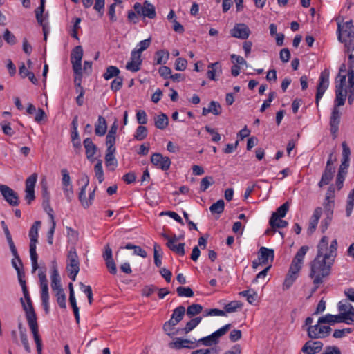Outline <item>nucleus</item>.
<instances>
[{"instance_id": "nucleus-1", "label": "nucleus", "mask_w": 354, "mask_h": 354, "mask_svg": "<svg viewBox=\"0 0 354 354\" xmlns=\"http://www.w3.org/2000/svg\"><path fill=\"white\" fill-rule=\"evenodd\" d=\"M337 241L334 239L328 247V238L323 236L317 245V254L310 263L309 277L315 278V283H322L330 275L337 256Z\"/></svg>"}, {"instance_id": "nucleus-2", "label": "nucleus", "mask_w": 354, "mask_h": 354, "mask_svg": "<svg viewBox=\"0 0 354 354\" xmlns=\"http://www.w3.org/2000/svg\"><path fill=\"white\" fill-rule=\"evenodd\" d=\"M346 80V65L342 64L339 68L337 76L335 78V99L330 117V130L333 138L337 136L339 126L341 121L342 113L339 106L344 104L346 98V92L344 91Z\"/></svg>"}, {"instance_id": "nucleus-3", "label": "nucleus", "mask_w": 354, "mask_h": 354, "mask_svg": "<svg viewBox=\"0 0 354 354\" xmlns=\"http://www.w3.org/2000/svg\"><path fill=\"white\" fill-rule=\"evenodd\" d=\"M338 40L344 43L348 52L354 50V30L352 20L344 21L342 17L336 19Z\"/></svg>"}, {"instance_id": "nucleus-4", "label": "nucleus", "mask_w": 354, "mask_h": 354, "mask_svg": "<svg viewBox=\"0 0 354 354\" xmlns=\"http://www.w3.org/2000/svg\"><path fill=\"white\" fill-rule=\"evenodd\" d=\"M19 282L21 286L24 299L21 298L20 301L25 312L27 322L37 320V315L34 309L26 281L24 279L25 277L24 272L20 269L17 271Z\"/></svg>"}, {"instance_id": "nucleus-5", "label": "nucleus", "mask_w": 354, "mask_h": 354, "mask_svg": "<svg viewBox=\"0 0 354 354\" xmlns=\"http://www.w3.org/2000/svg\"><path fill=\"white\" fill-rule=\"evenodd\" d=\"M66 270L68 277L75 281L80 271V261L74 248H71L68 252Z\"/></svg>"}, {"instance_id": "nucleus-6", "label": "nucleus", "mask_w": 354, "mask_h": 354, "mask_svg": "<svg viewBox=\"0 0 354 354\" xmlns=\"http://www.w3.org/2000/svg\"><path fill=\"white\" fill-rule=\"evenodd\" d=\"M185 308L183 306H179L173 310V313L169 320L165 322L162 329L169 336L174 335L171 331L174 327L177 325L183 319L185 313Z\"/></svg>"}, {"instance_id": "nucleus-7", "label": "nucleus", "mask_w": 354, "mask_h": 354, "mask_svg": "<svg viewBox=\"0 0 354 354\" xmlns=\"http://www.w3.org/2000/svg\"><path fill=\"white\" fill-rule=\"evenodd\" d=\"M231 327V324H227L211 335L201 338L198 340L197 343L201 344L205 346H211L212 345L217 344L219 342L220 337L225 335L229 331Z\"/></svg>"}, {"instance_id": "nucleus-8", "label": "nucleus", "mask_w": 354, "mask_h": 354, "mask_svg": "<svg viewBox=\"0 0 354 354\" xmlns=\"http://www.w3.org/2000/svg\"><path fill=\"white\" fill-rule=\"evenodd\" d=\"M308 249L309 248L307 245H304L299 248L291 262L288 272L299 275L304 263V257Z\"/></svg>"}, {"instance_id": "nucleus-9", "label": "nucleus", "mask_w": 354, "mask_h": 354, "mask_svg": "<svg viewBox=\"0 0 354 354\" xmlns=\"http://www.w3.org/2000/svg\"><path fill=\"white\" fill-rule=\"evenodd\" d=\"M329 77H330V71L328 69L326 68L323 71H322L320 76L319 77V83H318V85L317 87L316 100H315L317 106H318L319 100L322 99L324 93L328 88Z\"/></svg>"}, {"instance_id": "nucleus-10", "label": "nucleus", "mask_w": 354, "mask_h": 354, "mask_svg": "<svg viewBox=\"0 0 354 354\" xmlns=\"http://www.w3.org/2000/svg\"><path fill=\"white\" fill-rule=\"evenodd\" d=\"M37 174H31L25 182V200L28 205L35 199V187L37 180Z\"/></svg>"}, {"instance_id": "nucleus-11", "label": "nucleus", "mask_w": 354, "mask_h": 354, "mask_svg": "<svg viewBox=\"0 0 354 354\" xmlns=\"http://www.w3.org/2000/svg\"><path fill=\"white\" fill-rule=\"evenodd\" d=\"M30 237V255L32 261V272L38 269L39 266L37 263L38 256L36 252V244L37 243L38 232L30 230L29 232Z\"/></svg>"}, {"instance_id": "nucleus-12", "label": "nucleus", "mask_w": 354, "mask_h": 354, "mask_svg": "<svg viewBox=\"0 0 354 354\" xmlns=\"http://www.w3.org/2000/svg\"><path fill=\"white\" fill-rule=\"evenodd\" d=\"M317 324L314 326H310L308 328V335L311 339L324 338L329 335L331 328L330 326H321Z\"/></svg>"}, {"instance_id": "nucleus-13", "label": "nucleus", "mask_w": 354, "mask_h": 354, "mask_svg": "<svg viewBox=\"0 0 354 354\" xmlns=\"http://www.w3.org/2000/svg\"><path fill=\"white\" fill-rule=\"evenodd\" d=\"M82 57L83 49L82 46H76L71 53V62L72 63L74 72L77 75H80L82 73Z\"/></svg>"}, {"instance_id": "nucleus-14", "label": "nucleus", "mask_w": 354, "mask_h": 354, "mask_svg": "<svg viewBox=\"0 0 354 354\" xmlns=\"http://www.w3.org/2000/svg\"><path fill=\"white\" fill-rule=\"evenodd\" d=\"M0 192L6 201L12 206H17L19 199L17 192L6 185H0Z\"/></svg>"}, {"instance_id": "nucleus-15", "label": "nucleus", "mask_w": 354, "mask_h": 354, "mask_svg": "<svg viewBox=\"0 0 354 354\" xmlns=\"http://www.w3.org/2000/svg\"><path fill=\"white\" fill-rule=\"evenodd\" d=\"M231 36L240 39H245L250 35L248 26L243 23L236 24L230 30Z\"/></svg>"}, {"instance_id": "nucleus-16", "label": "nucleus", "mask_w": 354, "mask_h": 354, "mask_svg": "<svg viewBox=\"0 0 354 354\" xmlns=\"http://www.w3.org/2000/svg\"><path fill=\"white\" fill-rule=\"evenodd\" d=\"M198 346L194 342L183 338H175L173 342L169 343V347L172 349L180 350L182 348L192 349Z\"/></svg>"}, {"instance_id": "nucleus-17", "label": "nucleus", "mask_w": 354, "mask_h": 354, "mask_svg": "<svg viewBox=\"0 0 354 354\" xmlns=\"http://www.w3.org/2000/svg\"><path fill=\"white\" fill-rule=\"evenodd\" d=\"M36 344L37 354H42V340L39 333L37 320L27 322Z\"/></svg>"}, {"instance_id": "nucleus-18", "label": "nucleus", "mask_w": 354, "mask_h": 354, "mask_svg": "<svg viewBox=\"0 0 354 354\" xmlns=\"http://www.w3.org/2000/svg\"><path fill=\"white\" fill-rule=\"evenodd\" d=\"M344 91L346 92L348 95V102L352 104L354 102V71L351 70L348 73V81L346 84V80H345V86H344Z\"/></svg>"}, {"instance_id": "nucleus-19", "label": "nucleus", "mask_w": 354, "mask_h": 354, "mask_svg": "<svg viewBox=\"0 0 354 354\" xmlns=\"http://www.w3.org/2000/svg\"><path fill=\"white\" fill-rule=\"evenodd\" d=\"M142 62L141 55L131 51L130 61L127 62L126 68L131 72L136 73L140 69Z\"/></svg>"}, {"instance_id": "nucleus-20", "label": "nucleus", "mask_w": 354, "mask_h": 354, "mask_svg": "<svg viewBox=\"0 0 354 354\" xmlns=\"http://www.w3.org/2000/svg\"><path fill=\"white\" fill-rule=\"evenodd\" d=\"M323 344L319 341H308L303 346L301 351L304 354H316L322 348Z\"/></svg>"}, {"instance_id": "nucleus-21", "label": "nucleus", "mask_w": 354, "mask_h": 354, "mask_svg": "<svg viewBox=\"0 0 354 354\" xmlns=\"http://www.w3.org/2000/svg\"><path fill=\"white\" fill-rule=\"evenodd\" d=\"M221 73L222 66L219 62H216L208 65L207 75L210 80H217V76H219Z\"/></svg>"}, {"instance_id": "nucleus-22", "label": "nucleus", "mask_w": 354, "mask_h": 354, "mask_svg": "<svg viewBox=\"0 0 354 354\" xmlns=\"http://www.w3.org/2000/svg\"><path fill=\"white\" fill-rule=\"evenodd\" d=\"M322 209L318 207L315 209L313 215L309 221L308 227L307 229V233L311 235L315 230L317 225L318 221L321 217Z\"/></svg>"}, {"instance_id": "nucleus-23", "label": "nucleus", "mask_w": 354, "mask_h": 354, "mask_svg": "<svg viewBox=\"0 0 354 354\" xmlns=\"http://www.w3.org/2000/svg\"><path fill=\"white\" fill-rule=\"evenodd\" d=\"M53 270L50 275V279H51V288L53 292H56L59 290V289H63L61 284V279L60 276L59 274L56 263L55 261L53 262Z\"/></svg>"}, {"instance_id": "nucleus-24", "label": "nucleus", "mask_w": 354, "mask_h": 354, "mask_svg": "<svg viewBox=\"0 0 354 354\" xmlns=\"http://www.w3.org/2000/svg\"><path fill=\"white\" fill-rule=\"evenodd\" d=\"M151 161L156 167L165 171L167 170L171 165L168 156H151Z\"/></svg>"}, {"instance_id": "nucleus-25", "label": "nucleus", "mask_w": 354, "mask_h": 354, "mask_svg": "<svg viewBox=\"0 0 354 354\" xmlns=\"http://www.w3.org/2000/svg\"><path fill=\"white\" fill-rule=\"evenodd\" d=\"M274 250L266 247H261L259 251V259L261 263L267 264L268 259H270L271 261L274 259Z\"/></svg>"}, {"instance_id": "nucleus-26", "label": "nucleus", "mask_w": 354, "mask_h": 354, "mask_svg": "<svg viewBox=\"0 0 354 354\" xmlns=\"http://www.w3.org/2000/svg\"><path fill=\"white\" fill-rule=\"evenodd\" d=\"M335 171V167H326L324 171L322 176V178L318 183L319 187H323L324 185H328L330 180L333 178L334 173Z\"/></svg>"}, {"instance_id": "nucleus-27", "label": "nucleus", "mask_w": 354, "mask_h": 354, "mask_svg": "<svg viewBox=\"0 0 354 354\" xmlns=\"http://www.w3.org/2000/svg\"><path fill=\"white\" fill-rule=\"evenodd\" d=\"M221 111L222 109L220 104L216 101H212L207 108H203L202 115L205 116L211 113L215 115H218L221 113Z\"/></svg>"}, {"instance_id": "nucleus-28", "label": "nucleus", "mask_w": 354, "mask_h": 354, "mask_svg": "<svg viewBox=\"0 0 354 354\" xmlns=\"http://www.w3.org/2000/svg\"><path fill=\"white\" fill-rule=\"evenodd\" d=\"M106 130V121L104 117L100 115L97 118V122L95 124V133L98 136H103L105 135Z\"/></svg>"}, {"instance_id": "nucleus-29", "label": "nucleus", "mask_w": 354, "mask_h": 354, "mask_svg": "<svg viewBox=\"0 0 354 354\" xmlns=\"http://www.w3.org/2000/svg\"><path fill=\"white\" fill-rule=\"evenodd\" d=\"M289 207L290 203L287 201L278 207L277 211L273 212L270 217V218H272V222L273 223L277 218H283L286 215L289 209Z\"/></svg>"}, {"instance_id": "nucleus-30", "label": "nucleus", "mask_w": 354, "mask_h": 354, "mask_svg": "<svg viewBox=\"0 0 354 354\" xmlns=\"http://www.w3.org/2000/svg\"><path fill=\"white\" fill-rule=\"evenodd\" d=\"M169 58V53L167 50H159L155 53L156 64L158 65L165 64Z\"/></svg>"}, {"instance_id": "nucleus-31", "label": "nucleus", "mask_w": 354, "mask_h": 354, "mask_svg": "<svg viewBox=\"0 0 354 354\" xmlns=\"http://www.w3.org/2000/svg\"><path fill=\"white\" fill-rule=\"evenodd\" d=\"M201 317H197L190 319L189 322H187L185 328L181 329L182 333L187 334L189 332H191L201 323Z\"/></svg>"}, {"instance_id": "nucleus-32", "label": "nucleus", "mask_w": 354, "mask_h": 354, "mask_svg": "<svg viewBox=\"0 0 354 354\" xmlns=\"http://www.w3.org/2000/svg\"><path fill=\"white\" fill-rule=\"evenodd\" d=\"M140 15L147 17L149 19L155 18L156 15L155 7L152 4L148 3V1H145L143 4V10Z\"/></svg>"}, {"instance_id": "nucleus-33", "label": "nucleus", "mask_w": 354, "mask_h": 354, "mask_svg": "<svg viewBox=\"0 0 354 354\" xmlns=\"http://www.w3.org/2000/svg\"><path fill=\"white\" fill-rule=\"evenodd\" d=\"M338 309L341 313H351L350 317L354 320V308L347 301H340L338 304Z\"/></svg>"}, {"instance_id": "nucleus-34", "label": "nucleus", "mask_w": 354, "mask_h": 354, "mask_svg": "<svg viewBox=\"0 0 354 354\" xmlns=\"http://www.w3.org/2000/svg\"><path fill=\"white\" fill-rule=\"evenodd\" d=\"M154 120L156 127L161 130L165 129L169 123L167 116L163 113L156 116Z\"/></svg>"}, {"instance_id": "nucleus-35", "label": "nucleus", "mask_w": 354, "mask_h": 354, "mask_svg": "<svg viewBox=\"0 0 354 354\" xmlns=\"http://www.w3.org/2000/svg\"><path fill=\"white\" fill-rule=\"evenodd\" d=\"M116 136L106 135V146L107 147L106 155H113L115 152Z\"/></svg>"}, {"instance_id": "nucleus-36", "label": "nucleus", "mask_w": 354, "mask_h": 354, "mask_svg": "<svg viewBox=\"0 0 354 354\" xmlns=\"http://www.w3.org/2000/svg\"><path fill=\"white\" fill-rule=\"evenodd\" d=\"M88 185V179H86L84 185L82 187L80 192L79 194V200L84 208H88L91 205V202H88V201L86 198V189Z\"/></svg>"}, {"instance_id": "nucleus-37", "label": "nucleus", "mask_w": 354, "mask_h": 354, "mask_svg": "<svg viewBox=\"0 0 354 354\" xmlns=\"http://www.w3.org/2000/svg\"><path fill=\"white\" fill-rule=\"evenodd\" d=\"M203 310V306L201 304H193L187 307L186 312L187 315L192 318L198 314Z\"/></svg>"}, {"instance_id": "nucleus-38", "label": "nucleus", "mask_w": 354, "mask_h": 354, "mask_svg": "<svg viewBox=\"0 0 354 354\" xmlns=\"http://www.w3.org/2000/svg\"><path fill=\"white\" fill-rule=\"evenodd\" d=\"M151 42V37L142 40L136 45V47L132 51L141 55V53L149 47Z\"/></svg>"}, {"instance_id": "nucleus-39", "label": "nucleus", "mask_w": 354, "mask_h": 354, "mask_svg": "<svg viewBox=\"0 0 354 354\" xmlns=\"http://www.w3.org/2000/svg\"><path fill=\"white\" fill-rule=\"evenodd\" d=\"M57 298V302L61 308L65 309L66 308V297L64 293V289L53 292Z\"/></svg>"}, {"instance_id": "nucleus-40", "label": "nucleus", "mask_w": 354, "mask_h": 354, "mask_svg": "<svg viewBox=\"0 0 354 354\" xmlns=\"http://www.w3.org/2000/svg\"><path fill=\"white\" fill-rule=\"evenodd\" d=\"M166 245L171 251L178 255L183 256L185 253L184 243L176 245L175 243H171V241H170V242H167Z\"/></svg>"}, {"instance_id": "nucleus-41", "label": "nucleus", "mask_w": 354, "mask_h": 354, "mask_svg": "<svg viewBox=\"0 0 354 354\" xmlns=\"http://www.w3.org/2000/svg\"><path fill=\"white\" fill-rule=\"evenodd\" d=\"M119 73L120 70L116 66H110L107 67L106 72L103 75V77L106 80H109L111 78H115L118 77Z\"/></svg>"}, {"instance_id": "nucleus-42", "label": "nucleus", "mask_w": 354, "mask_h": 354, "mask_svg": "<svg viewBox=\"0 0 354 354\" xmlns=\"http://www.w3.org/2000/svg\"><path fill=\"white\" fill-rule=\"evenodd\" d=\"M350 313H341L337 315H333L334 324L335 323H341L344 322L346 324H350L354 320L352 319L351 317H350Z\"/></svg>"}, {"instance_id": "nucleus-43", "label": "nucleus", "mask_w": 354, "mask_h": 354, "mask_svg": "<svg viewBox=\"0 0 354 354\" xmlns=\"http://www.w3.org/2000/svg\"><path fill=\"white\" fill-rule=\"evenodd\" d=\"M225 202L223 199L218 200L217 202L213 203L210 207L209 210L212 214H221L224 210Z\"/></svg>"}, {"instance_id": "nucleus-44", "label": "nucleus", "mask_w": 354, "mask_h": 354, "mask_svg": "<svg viewBox=\"0 0 354 354\" xmlns=\"http://www.w3.org/2000/svg\"><path fill=\"white\" fill-rule=\"evenodd\" d=\"M299 275L296 274H293L292 272H288V274L286 276L283 284V289L288 290L290 288V286L293 284L295 280L297 279Z\"/></svg>"}, {"instance_id": "nucleus-45", "label": "nucleus", "mask_w": 354, "mask_h": 354, "mask_svg": "<svg viewBox=\"0 0 354 354\" xmlns=\"http://www.w3.org/2000/svg\"><path fill=\"white\" fill-rule=\"evenodd\" d=\"M160 252H161L160 245L155 243L153 245L154 263L158 268H160L162 264V253L160 254Z\"/></svg>"}, {"instance_id": "nucleus-46", "label": "nucleus", "mask_w": 354, "mask_h": 354, "mask_svg": "<svg viewBox=\"0 0 354 354\" xmlns=\"http://www.w3.org/2000/svg\"><path fill=\"white\" fill-rule=\"evenodd\" d=\"M94 171L96 178L100 183H102L104 178V171L102 169V163L101 160H98L94 167Z\"/></svg>"}, {"instance_id": "nucleus-47", "label": "nucleus", "mask_w": 354, "mask_h": 354, "mask_svg": "<svg viewBox=\"0 0 354 354\" xmlns=\"http://www.w3.org/2000/svg\"><path fill=\"white\" fill-rule=\"evenodd\" d=\"M176 292L179 297H192L194 292L189 287L179 286L176 288Z\"/></svg>"}, {"instance_id": "nucleus-48", "label": "nucleus", "mask_w": 354, "mask_h": 354, "mask_svg": "<svg viewBox=\"0 0 354 354\" xmlns=\"http://www.w3.org/2000/svg\"><path fill=\"white\" fill-rule=\"evenodd\" d=\"M84 145L87 155H94L95 153L96 147L91 139H85L84 140Z\"/></svg>"}, {"instance_id": "nucleus-49", "label": "nucleus", "mask_w": 354, "mask_h": 354, "mask_svg": "<svg viewBox=\"0 0 354 354\" xmlns=\"http://www.w3.org/2000/svg\"><path fill=\"white\" fill-rule=\"evenodd\" d=\"M147 136V129L143 125H140L135 133L134 137L138 140H144Z\"/></svg>"}, {"instance_id": "nucleus-50", "label": "nucleus", "mask_w": 354, "mask_h": 354, "mask_svg": "<svg viewBox=\"0 0 354 354\" xmlns=\"http://www.w3.org/2000/svg\"><path fill=\"white\" fill-rule=\"evenodd\" d=\"M239 295H241L243 297H245L247 299V301L250 304H252L255 301V299L257 297V292L252 290H248L242 291L239 293Z\"/></svg>"}, {"instance_id": "nucleus-51", "label": "nucleus", "mask_w": 354, "mask_h": 354, "mask_svg": "<svg viewBox=\"0 0 354 354\" xmlns=\"http://www.w3.org/2000/svg\"><path fill=\"white\" fill-rule=\"evenodd\" d=\"M214 183L212 176H205L201 181L200 189L201 192H205L207 189Z\"/></svg>"}, {"instance_id": "nucleus-52", "label": "nucleus", "mask_w": 354, "mask_h": 354, "mask_svg": "<svg viewBox=\"0 0 354 354\" xmlns=\"http://www.w3.org/2000/svg\"><path fill=\"white\" fill-rule=\"evenodd\" d=\"M281 218H277L274 221L272 222V218L270 219L269 224L272 229L283 228L287 227L288 223L286 221L281 219Z\"/></svg>"}, {"instance_id": "nucleus-53", "label": "nucleus", "mask_w": 354, "mask_h": 354, "mask_svg": "<svg viewBox=\"0 0 354 354\" xmlns=\"http://www.w3.org/2000/svg\"><path fill=\"white\" fill-rule=\"evenodd\" d=\"M7 241H8L10 250L12 255L14 256L15 259H16L17 261H18L19 265L21 266L22 262H21V260L18 254V252H17V248L15 247V245L14 243V241L12 240V238L7 239Z\"/></svg>"}, {"instance_id": "nucleus-54", "label": "nucleus", "mask_w": 354, "mask_h": 354, "mask_svg": "<svg viewBox=\"0 0 354 354\" xmlns=\"http://www.w3.org/2000/svg\"><path fill=\"white\" fill-rule=\"evenodd\" d=\"M332 214L333 212L328 210L326 212V217L322 221L321 227L323 232L328 229L329 225L330 224L332 221Z\"/></svg>"}, {"instance_id": "nucleus-55", "label": "nucleus", "mask_w": 354, "mask_h": 354, "mask_svg": "<svg viewBox=\"0 0 354 354\" xmlns=\"http://www.w3.org/2000/svg\"><path fill=\"white\" fill-rule=\"evenodd\" d=\"M349 166V156H343L342 163L339 168L338 174L346 175L347 169Z\"/></svg>"}, {"instance_id": "nucleus-56", "label": "nucleus", "mask_w": 354, "mask_h": 354, "mask_svg": "<svg viewBox=\"0 0 354 354\" xmlns=\"http://www.w3.org/2000/svg\"><path fill=\"white\" fill-rule=\"evenodd\" d=\"M241 307V304L237 301H233L226 304L224 307L227 313L235 312L238 308Z\"/></svg>"}, {"instance_id": "nucleus-57", "label": "nucleus", "mask_w": 354, "mask_h": 354, "mask_svg": "<svg viewBox=\"0 0 354 354\" xmlns=\"http://www.w3.org/2000/svg\"><path fill=\"white\" fill-rule=\"evenodd\" d=\"M106 166L111 171L115 169L118 166V161L115 156H106Z\"/></svg>"}, {"instance_id": "nucleus-58", "label": "nucleus", "mask_w": 354, "mask_h": 354, "mask_svg": "<svg viewBox=\"0 0 354 354\" xmlns=\"http://www.w3.org/2000/svg\"><path fill=\"white\" fill-rule=\"evenodd\" d=\"M225 312L217 308H213L209 310H205L203 314L204 317L207 316H225Z\"/></svg>"}, {"instance_id": "nucleus-59", "label": "nucleus", "mask_w": 354, "mask_h": 354, "mask_svg": "<svg viewBox=\"0 0 354 354\" xmlns=\"http://www.w3.org/2000/svg\"><path fill=\"white\" fill-rule=\"evenodd\" d=\"M105 0H95L93 8L97 12L100 16L104 15Z\"/></svg>"}, {"instance_id": "nucleus-60", "label": "nucleus", "mask_w": 354, "mask_h": 354, "mask_svg": "<svg viewBox=\"0 0 354 354\" xmlns=\"http://www.w3.org/2000/svg\"><path fill=\"white\" fill-rule=\"evenodd\" d=\"M123 83V79L121 77H115L111 83V88L113 91H119Z\"/></svg>"}, {"instance_id": "nucleus-61", "label": "nucleus", "mask_w": 354, "mask_h": 354, "mask_svg": "<svg viewBox=\"0 0 354 354\" xmlns=\"http://www.w3.org/2000/svg\"><path fill=\"white\" fill-rule=\"evenodd\" d=\"M187 62L185 59L179 57L176 60L175 68L177 71H183L186 69Z\"/></svg>"}, {"instance_id": "nucleus-62", "label": "nucleus", "mask_w": 354, "mask_h": 354, "mask_svg": "<svg viewBox=\"0 0 354 354\" xmlns=\"http://www.w3.org/2000/svg\"><path fill=\"white\" fill-rule=\"evenodd\" d=\"M136 119L138 122L141 124H145L147 122V115L144 110H139L136 113Z\"/></svg>"}, {"instance_id": "nucleus-63", "label": "nucleus", "mask_w": 354, "mask_h": 354, "mask_svg": "<svg viewBox=\"0 0 354 354\" xmlns=\"http://www.w3.org/2000/svg\"><path fill=\"white\" fill-rule=\"evenodd\" d=\"M38 277L40 281L41 290H48V280L46 278V273L44 272L41 271L39 272Z\"/></svg>"}, {"instance_id": "nucleus-64", "label": "nucleus", "mask_w": 354, "mask_h": 354, "mask_svg": "<svg viewBox=\"0 0 354 354\" xmlns=\"http://www.w3.org/2000/svg\"><path fill=\"white\" fill-rule=\"evenodd\" d=\"M136 174L133 171H130L127 174H125L122 176V180L124 183L127 184H131L136 182Z\"/></svg>"}]
</instances>
